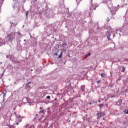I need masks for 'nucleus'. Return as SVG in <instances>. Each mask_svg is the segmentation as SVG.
Here are the masks:
<instances>
[{"label": "nucleus", "instance_id": "obj_29", "mask_svg": "<svg viewBox=\"0 0 128 128\" xmlns=\"http://www.w3.org/2000/svg\"><path fill=\"white\" fill-rule=\"evenodd\" d=\"M24 42H26V40H24Z\"/></svg>", "mask_w": 128, "mask_h": 128}, {"label": "nucleus", "instance_id": "obj_7", "mask_svg": "<svg viewBox=\"0 0 128 128\" xmlns=\"http://www.w3.org/2000/svg\"><path fill=\"white\" fill-rule=\"evenodd\" d=\"M84 86H82V88H81V89H82V92H84Z\"/></svg>", "mask_w": 128, "mask_h": 128}, {"label": "nucleus", "instance_id": "obj_17", "mask_svg": "<svg viewBox=\"0 0 128 128\" xmlns=\"http://www.w3.org/2000/svg\"><path fill=\"white\" fill-rule=\"evenodd\" d=\"M125 114H128V110H127V111H126V112H125Z\"/></svg>", "mask_w": 128, "mask_h": 128}, {"label": "nucleus", "instance_id": "obj_4", "mask_svg": "<svg viewBox=\"0 0 128 128\" xmlns=\"http://www.w3.org/2000/svg\"><path fill=\"white\" fill-rule=\"evenodd\" d=\"M16 118L18 120V118H20V122H22V117H20V114H16Z\"/></svg>", "mask_w": 128, "mask_h": 128}, {"label": "nucleus", "instance_id": "obj_27", "mask_svg": "<svg viewBox=\"0 0 128 128\" xmlns=\"http://www.w3.org/2000/svg\"><path fill=\"white\" fill-rule=\"evenodd\" d=\"M55 100H56V98H55Z\"/></svg>", "mask_w": 128, "mask_h": 128}, {"label": "nucleus", "instance_id": "obj_18", "mask_svg": "<svg viewBox=\"0 0 128 128\" xmlns=\"http://www.w3.org/2000/svg\"><path fill=\"white\" fill-rule=\"evenodd\" d=\"M54 56H58V53H55Z\"/></svg>", "mask_w": 128, "mask_h": 128}, {"label": "nucleus", "instance_id": "obj_1", "mask_svg": "<svg viewBox=\"0 0 128 128\" xmlns=\"http://www.w3.org/2000/svg\"><path fill=\"white\" fill-rule=\"evenodd\" d=\"M14 33H11L10 34H8L5 38L6 42H12V40L14 38Z\"/></svg>", "mask_w": 128, "mask_h": 128}, {"label": "nucleus", "instance_id": "obj_15", "mask_svg": "<svg viewBox=\"0 0 128 128\" xmlns=\"http://www.w3.org/2000/svg\"><path fill=\"white\" fill-rule=\"evenodd\" d=\"M100 82H101L100 80H99L97 81L96 82H97L98 84H100Z\"/></svg>", "mask_w": 128, "mask_h": 128}, {"label": "nucleus", "instance_id": "obj_20", "mask_svg": "<svg viewBox=\"0 0 128 128\" xmlns=\"http://www.w3.org/2000/svg\"><path fill=\"white\" fill-rule=\"evenodd\" d=\"M102 106H103L102 104H100V106L102 107Z\"/></svg>", "mask_w": 128, "mask_h": 128}, {"label": "nucleus", "instance_id": "obj_30", "mask_svg": "<svg viewBox=\"0 0 128 128\" xmlns=\"http://www.w3.org/2000/svg\"><path fill=\"white\" fill-rule=\"evenodd\" d=\"M99 102H100V100H99Z\"/></svg>", "mask_w": 128, "mask_h": 128}, {"label": "nucleus", "instance_id": "obj_12", "mask_svg": "<svg viewBox=\"0 0 128 128\" xmlns=\"http://www.w3.org/2000/svg\"><path fill=\"white\" fill-rule=\"evenodd\" d=\"M40 112H41V114H42V113L44 112V110H42V111H40Z\"/></svg>", "mask_w": 128, "mask_h": 128}, {"label": "nucleus", "instance_id": "obj_22", "mask_svg": "<svg viewBox=\"0 0 128 128\" xmlns=\"http://www.w3.org/2000/svg\"><path fill=\"white\" fill-rule=\"evenodd\" d=\"M16 124L18 125V122H17L16 123Z\"/></svg>", "mask_w": 128, "mask_h": 128}, {"label": "nucleus", "instance_id": "obj_16", "mask_svg": "<svg viewBox=\"0 0 128 128\" xmlns=\"http://www.w3.org/2000/svg\"><path fill=\"white\" fill-rule=\"evenodd\" d=\"M32 83V82H28L26 84V86H28V84H31Z\"/></svg>", "mask_w": 128, "mask_h": 128}, {"label": "nucleus", "instance_id": "obj_8", "mask_svg": "<svg viewBox=\"0 0 128 128\" xmlns=\"http://www.w3.org/2000/svg\"><path fill=\"white\" fill-rule=\"evenodd\" d=\"M62 52L58 56V58H62Z\"/></svg>", "mask_w": 128, "mask_h": 128}, {"label": "nucleus", "instance_id": "obj_32", "mask_svg": "<svg viewBox=\"0 0 128 128\" xmlns=\"http://www.w3.org/2000/svg\"><path fill=\"white\" fill-rule=\"evenodd\" d=\"M39 120H40V119H39Z\"/></svg>", "mask_w": 128, "mask_h": 128}, {"label": "nucleus", "instance_id": "obj_10", "mask_svg": "<svg viewBox=\"0 0 128 128\" xmlns=\"http://www.w3.org/2000/svg\"><path fill=\"white\" fill-rule=\"evenodd\" d=\"M0 44H2V39L0 38Z\"/></svg>", "mask_w": 128, "mask_h": 128}, {"label": "nucleus", "instance_id": "obj_6", "mask_svg": "<svg viewBox=\"0 0 128 128\" xmlns=\"http://www.w3.org/2000/svg\"><path fill=\"white\" fill-rule=\"evenodd\" d=\"M101 76H102V78H104V76H106V74L102 73L101 74Z\"/></svg>", "mask_w": 128, "mask_h": 128}, {"label": "nucleus", "instance_id": "obj_21", "mask_svg": "<svg viewBox=\"0 0 128 128\" xmlns=\"http://www.w3.org/2000/svg\"><path fill=\"white\" fill-rule=\"evenodd\" d=\"M62 4L64 5V2H62Z\"/></svg>", "mask_w": 128, "mask_h": 128}, {"label": "nucleus", "instance_id": "obj_2", "mask_svg": "<svg viewBox=\"0 0 128 128\" xmlns=\"http://www.w3.org/2000/svg\"><path fill=\"white\" fill-rule=\"evenodd\" d=\"M104 116V114L100 112L97 114V118L99 120V118H100Z\"/></svg>", "mask_w": 128, "mask_h": 128}, {"label": "nucleus", "instance_id": "obj_28", "mask_svg": "<svg viewBox=\"0 0 128 128\" xmlns=\"http://www.w3.org/2000/svg\"><path fill=\"white\" fill-rule=\"evenodd\" d=\"M102 120H104V118H102Z\"/></svg>", "mask_w": 128, "mask_h": 128}, {"label": "nucleus", "instance_id": "obj_31", "mask_svg": "<svg viewBox=\"0 0 128 128\" xmlns=\"http://www.w3.org/2000/svg\"><path fill=\"white\" fill-rule=\"evenodd\" d=\"M61 5H62V4H60V6H61Z\"/></svg>", "mask_w": 128, "mask_h": 128}, {"label": "nucleus", "instance_id": "obj_14", "mask_svg": "<svg viewBox=\"0 0 128 128\" xmlns=\"http://www.w3.org/2000/svg\"><path fill=\"white\" fill-rule=\"evenodd\" d=\"M10 128H14V127L12 126H10Z\"/></svg>", "mask_w": 128, "mask_h": 128}, {"label": "nucleus", "instance_id": "obj_13", "mask_svg": "<svg viewBox=\"0 0 128 128\" xmlns=\"http://www.w3.org/2000/svg\"><path fill=\"white\" fill-rule=\"evenodd\" d=\"M16 120H17V122H20V118L18 119V118L16 119Z\"/></svg>", "mask_w": 128, "mask_h": 128}, {"label": "nucleus", "instance_id": "obj_24", "mask_svg": "<svg viewBox=\"0 0 128 128\" xmlns=\"http://www.w3.org/2000/svg\"><path fill=\"white\" fill-rule=\"evenodd\" d=\"M34 0V2H36V0Z\"/></svg>", "mask_w": 128, "mask_h": 128}, {"label": "nucleus", "instance_id": "obj_23", "mask_svg": "<svg viewBox=\"0 0 128 128\" xmlns=\"http://www.w3.org/2000/svg\"><path fill=\"white\" fill-rule=\"evenodd\" d=\"M36 116H38V114H36Z\"/></svg>", "mask_w": 128, "mask_h": 128}, {"label": "nucleus", "instance_id": "obj_25", "mask_svg": "<svg viewBox=\"0 0 128 128\" xmlns=\"http://www.w3.org/2000/svg\"><path fill=\"white\" fill-rule=\"evenodd\" d=\"M40 110H42V108L41 107H40Z\"/></svg>", "mask_w": 128, "mask_h": 128}, {"label": "nucleus", "instance_id": "obj_11", "mask_svg": "<svg viewBox=\"0 0 128 128\" xmlns=\"http://www.w3.org/2000/svg\"><path fill=\"white\" fill-rule=\"evenodd\" d=\"M28 12H26V18H28Z\"/></svg>", "mask_w": 128, "mask_h": 128}, {"label": "nucleus", "instance_id": "obj_9", "mask_svg": "<svg viewBox=\"0 0 128 128\" xmlns=\"http://www.w3.org/2000/svg\"><path fill=\"white\" fill-rule=\"evenodd\" d=\"M46 98H48V100H50V96H47Z\"/></svg>", "mask_w": 128, "mask_h": 128}, {"label": "nucleus", "instance_id": "obj_26", "mask_svg": "<svg viewBox=\"0 0 128 128\" xmlns=\"http://www.w3.org/2000/svg\"><path fill=\"white\" fill-rule=\"evenodd\" d=\"M90 10H92V8H90Z\"/></svg>", "mask_w": 128, "mask_h": 128}, {"label": "nucleus", "instance_id": "obj_19", "mask_svg": "<svg viewBox=\"0 0 128 128\" xmlns=\"http://www.w3.org/2000/svg\"><path fill=\"white\" fill-rule=\"evenodd\" d=\"M88 56H90V53H88Z\"/></svg>", "mask_w": 128, "mask_h": 128}, {"label": "nucleus", "instance_id": "obj_3", "mask_svg": "<svg viewBox=\"0 0 128 128\" xmlns=\"http://www.w3.org/2000/svg\"><path fill=\"white\" fill-rule=\"evenodd\" d=\"M116 104L118 106H120V104H122V99H118V101L116 102Z\"/></svg>", "mask_w": 128, "mask_h": 128}, {"label": "nucleus", "instance_id": "obj_5", "mask_svg": "<svg viewBox=\"0 0 128 128\" xmlns=\"http://www.w3.org/2000/svg\"><path fill=\"white\" fill-rule=\"evenodd\" d=\"M122 72H126V68H124V66H122Z\"/></svg>", "mask_w": 128, "mask_h": 128}]
</instances>
